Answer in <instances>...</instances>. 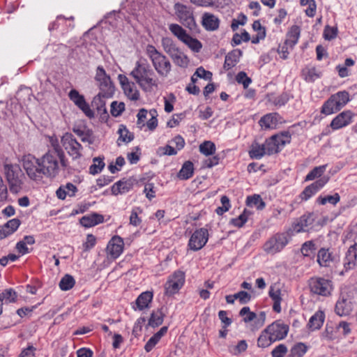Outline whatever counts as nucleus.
I'll return each mask as SVG.
<instances>
[{"instance_id":"obj_18","label":"nucleus","mask_w":357,"mask_h":357,"mask_svg":"<svg viewBox=\"0 0 357 357\" xmlns=\"http://www.w3.org/2000/svg\"><path fill=\"white\" fill-rule=\"evenodd\" d=\"M123 248V239L119 236H114L109 242L107 250L112 258L116 259L121 254Z\"/></svg>"},{"instance_id":"obj_63","label":"nucleus","mask_w":357,"mask_h":357,"mask_svg":"<svg viewBox=\"0 0 357 357\" xmlns=\"http://www.w3.org/2000/svg\"><path fill=\"white\" fill-rule=\"evenodd\" d=\"M303 75H305V80L307 82H312L319 77V75L317 73L316 69L314 68L304 69Z\"/></svg>"},{"instance_id":"obj_22","label":"nucleus","mask_w":357,"mask_h":357,"mask_svg":"<svg viewBox=\"0 0 357 357\" xmlns=\"http://www.w3.org/2000/svg\"><path fill=\"white\" fill-rule=\"evenodd\" d=\"M353 306L350 301L346 298L340 299L335 305V312L340 317L349 314L352 311Z\"/></svg>"},{"instance_id":"obj_23","label":"nucleus","mask_w":357,"mask_h":357,"mask_svg":"<svg viewBox=\"0 0 357 357\" xmlns=\"http://www.w3.org/2000/svg\"><path fill=\"white\" fill-rule=\"evenodd\" d=\"M73 131L80 137L82 142L92 144L94 142L93 131L86 127L73 128Z\"/></svg>"},{"instance_id":"obj_16","label":"nucleus","mask_w":357,"mask_h":357,"mask_svg":"<svg viewBox=\"0 0 357 357\" xmlns=\"http://www.w3.org/2000/svg\"><path fill=\"white\" fill-rule=\"evenodd\" d=\"M328 178L323 177L311 185L307 186L301 194V198L303 200H307L312 195L316 194L320 189H321L328 182Z\"/></svg>"},{"instance_id":"obj_30","label":"nucleus","mask_w":357,"mask_h":357,"mask_svg":"<svg viewBox=\"0 0 357 357\" xmlns=\"http://www.w3.org/2000/svg\"><path fill=\"white\" fill-rule=\"evenodd\" d=\"M77 190V188L73 183H68L61 186L56 192V196L60 199H64L67 195L73 197Z\"/></svg>"},{"instance_id":"obj_62","label":"nucleus","mask_w":357,"mask_h":357,"mask_svg":"<svg viewBox=\"0 0 357 357\" xmlns=\"http://www.w3.org/2000/svg\"><path fill=\"white\" fill-rule=\"evenodd\" d=\"M221 203L222 206L218 207L216 209V213L218 215H222L230 208L229 199L227 196H222L221 197Z\"/></svg>"},{"instance_id":"obj_11","label":"nucleus","mask_w":357,"mask_h":357,"mask_svg":"<svg viewBox=\"0 0 357 357\" xmlns=\"http://www.w3.org/2000/svg\"><path fill=\"white\" fill-rule=\"evenodd\" d=\"M309 286L312 293L324 296H328L332 290L331 281L322 278H311Z\"/></svg>"},{"instance_id":"obj_3","label":"nucleus","mask_w":357,"mask_h":357,"mask_svg":"<svg viewBox=\"0 0 357 357\" xmlns=\"http://www.w3.org/2000/svg\"><path fill=\"white\" fill-rule=\"evenodd\" d=\"M146 53L157 73L161 77H167L171 71L172 65L167 56L152 45L146 46Z\"/></svg>"},{"instance_id":"obj_40","label":"nucleus","mask_w":357,"mask_h":357,"mask_svg":"<svg viewBox=\"0 0 357 357\" xmlns=\"http://www.w3.org/2000/svg\"><path fill=\"white\" fill-rule=\"evenodd\" d=\"M334 98L331 96L324 103L321 112L325 115H330L338 112L336 110V104L333 101Z\"/></svg>"},{"instance_id":"obj_10","label":"nucleus","mask_w":357,"mask_h":357,"mask_svg":"<svg viewBox=\"0 0 357 357\" xmlns=\"http://www.w3.org/2000/svg\"><path fill=\"white\" fill-rule=\"evenodd\" d=\"M185 282V274L183 271H176L171 275L167 281L165 289V294L172 296L177 293Z\"/></svg>"},{"instance_id":"obj_52","label":"nucleus","mask_w":357,"mask_h":357,"mask_svg":"<svg viewBox=\"0 0 357 357\" xmlns=\"http://www.w3.org/2000/svg\"><path fill=\"white\" fill-rule=\"evenodd\" d=\"M185 44H186L190 49L193 51L198 52L201 50L202 45V43L197 39L192 38L191 36H188L185 41H183Z\"/></svg>"},{"instance_id":"obj_2","label":"nucleus","mask_w":357,"mask_h":357,"mask_svg":"<svg viewBox=\"0 0 357 357\" xmlns=\"http://www.w3.org/2000/svg\"><path fill=\"white\" fill-rule=\"evenodd\" d=\"M130 75L145 92H151L154 87H158V79L155 73L146 60L137 61Z\"/></svg>"},{"instance_id":"obj_45","label":"nucleus","mask_w":357,"mask_h":357,"mask_svg":"<svg viewBox=\"0 0 357 357\" xmlns=\"http://www.w3.org/2000/svg\"><path fill=\"white\" fill-rule=\"evenodd\" d=\"M326 167V165H324L314 167L307 174L305 177V181H312L317 178H319L325 172Z\"/></svg>"},{"instance_id":"obj_43","label":"nucleus","mask_w":357,"mask_h":357,"mask_svg":"<svg viewBox=\"0 0 357 357\" xmlns=\"http://www.w3.org/2000/svg\"><path fill=\"white\" fill-rule=\"evenodd\" d=\"M74 278L68 274L65 275L59 282V287L63 291H68L72 289L75 285Z\"/></svg>"},{"instance_id":"obj_5","label":"nucleus","mask_w":357,"mask_h":357,"mask_svg":"<svg viewBox=\"0 0 357 357\" xmlns=\"http://www.w3.org/2000/svg\"><path fill=\"white\" fill-rule=\"evenodd\" d=\"M291 142V134L284 131L274 135L266 140L264 145L267 155H273L280 152L282 149Z\"/></svg>"},{"instance_id":"obj_17","label":"nucleus","mask_w":357,"mask_h":357,"mask_svg":"<svg viewBox=\"0 0 357 357\" xmlns=\"http://www.w3.org/2000/svg\"><path fill=\"white\" fill-rule=\"evenodd\" d=\"M357 265V244L351 245L344 258L343 266L346 271L353 269Z\"/></svg>"},{"instance_id":"obj_50","label":"nucleus","mask_w":357,"mask_h":357,"mask_svg":"<svg viewBox=\"0 0 357 357\" xmlns=\"http://www.w3.org/2000/svg\"><path fill=\"white\" fill-rule=\"evenodd\" d=\"M142 209L139 207L134 208L132 211L130 216V224L131 225H133L135 227L139 226L142 220L140 218H139L138 215L139 213H142Z\"/></svg>"},{"instance_id":"obj_6","label":"nucleus","mask_w":357,"mask_h":357,"mask_svg":"<svg viewBox=\"0 0 357 357\" xmlns=\"http://www.w3.org/2000/svg\"><path fill=\"white\" fill-rule=\"evenodd\" d=\"M289 238L288 234L278 233L271 237L264 245V250L268 255H275L280 252L288 244Z\"/></svg>"},{"instance_id":"obj_55","label":"nucleus","mask_w":357,"mask_h":357,"mask_svg":"<svg viewBox=\"0 0 357 357\" xmlns=\"http://www.w3.org/2000/svg\"><path fill=\"white\" fill-rule=\"evenodd\" d=\"M236 80L238 84H242L244 89H247L252 82L251 78L248 77L247 74L243 71L239 72L237 74Z\"/></svg>"},{"instance_id":"obj_31","label":"nucleus","mask_w":357,"mask_h":357,"mask_svg":"<svg viewBox=\"0 0 357 357\" xmlns=\"http://www.w3.org/2000/svg\"><path fill=\"white\" fill-rule=\"evenodd\" d=\"M278 115L276 113H271L264 116L259 121V124L262 128H274L278 124Z\"/></svg>"},{"instance_id":"obj_26","label":"nucleus","mask_w":357,"mask_h":357,"mask_svg":"<svg viewBox=\"0 0 357 357\" xmlns=\"http://www.w3.org/2000/svg\"><path fill=\"white\" fill-rule=\"evenodd\" d=\"M132 187V181L129 180L119 181L112 187V193L114 195L128 192Z\"/></svg>"},{"instance_id":"obj_8","label":"nucleus","mask_w":357,"mask_h":357,"mask_svg":"<svg viewBox=\"0 0 357 357\" xmlns=\"http://www.w3.org/2000/svg\"><path fill=\"white\" fill-rule=\"evenodd\" d=\"M174 9L177 17L185 26L191 30L195 29L196 23L190 7L180 3H176Z\"/></svg>"},{"instance_id":"obj_21","label":"nucleus","mask_w":357,"mask_h":357,"mask_svg":"<svg viewBox=\"0 0 357 357\" xmlns=\"http://www.w3.org/2000/svg\"><path fill=\"white\" fill-rule=\"evenodd\" d=\"M202 25L208 31H215L218 29L220 21L214 15L206 13L202 16Z\"/></svg>"},{"instance_id":"obj_19","label":"nucleus","mask_w":357,"mask_h":357,"mask_svg":"<svg viewBox=\"0 0 357 357\" xmlns=\"http://www.w3.org/2000/svg\"><path fill=\"white\" fill-rule=\"evenodd\" d=\"M314 222V215L313 214H305L302 215L297 223L294 225V231L296 233L305 231H307V228L312 225Z\"/></svg>"},{"instance_id":"obj_36","label":"nucleus","mask_w":357,"mask_h":357,"mask_svg":"<svg viewBox=\"0 0 357 357\" xmlns=\"http://www.w3.org/2000/svg\"><path fill=\"white\" fill-rule=\"evenodd\" d=\"M199 152L205 156L213 155L216 151L215 145L211 141H204L199 146Z\"/></svg>"},{"instance_id":"obj_64","label":"nucleus","mask_w":357,"mask_h":357,"mask_svg":"<svg viewBox=\"0 0 357 357\" xmlns=\"http://www.w3.org/2000/svg\"><path fill=\"white\" fill-rule=\"evenodd\" d=\"M337 32L336 28L326 26L324 31V38L328 40H332L336 37Z\"/></svg>"},{"instance_id":"obj_39","label":"nucleus","mask_w":357,"mask_h":357,"mask_svg":"<svg viewBox=\"0 0 357 357\" xmlns=\"http://www.w3.org/2000/svg\"><path fill=\"white\" fill-rule=\"evenodd\" d=\"M118 134L119 135L118 142L122 141L123 142L128 143L134 139L133 134L129 132L126 127L122 124L119 127Z\"/></svg>"},{"instance_id":"obj_9","label":"nucleus","mask_w":357,"mask_h":357,"mask_svg":"<svg viewBox=\"0 0 357 357\" xmlns=\"http://www.w3.org/2000/svg\"><path fill=\"white\" fill-rule=\"evenodd\" d=\"M61 144L73 159H77L82 156V146L71 133L66 132L62 136Z\"/></svg>"},{"instance_id":"obj_47","label":"nucleus","mask_w":357,"mask_h":357,"mask_svg":"<svg viewBox=\"0 0 357 357\" xmlns=\"http://www.w3.org/2000/svg\"><path fill=\"white\" fill-rule=\"evenodd\" d=\"M16 298L17 294L13 289H7L0 294V301L5 300L6 303H13Z\"/></svg>"},{"instance_id":"obj_29","label":"nucleus","mask_w":357,"mask_h":357,"mask_svg":"<svg viewBox=\"0 0 357 357\" xmlns=\"http://www.w3.org/2000/svg\"><path fill=\"white\" fill-rule=\"evenodd\" d=\"M324 321V314L322 311H317L311 317L307 326L312 331L319 329Z\"/></svg>"},{"instance_id":"obj_1","label":"nucleus","mask_w":357,"mask_h":357,"mask_svg":"<svg viewBox=\"0 0 357 357\" xmlns=\"http://www.w3.org/2000/svg\"><path fill=\"white\" fill-rule=\"evenodd\" d=\"M63 151L57 146L38 158L31 154L24 155L22 162L29 178L39 181L44 177L54 178L59 172V162L65 165Z\"/></svg>"},{"instance_id":"obj_51","label":"nucleus","mask_w":357,"mask_h":357,"mask_svg":"<svg viewBox=\"0 0 357 357\" xmlns=\"http://www.w3.org/2000/svg\"><path fill=\"white\" fill-rule=\"evenodd\" d=\"M70 100L79 107L86 102L83 96L80 95L77 91L73 89L69 93Z\"/></svg>"},{"instance_id":"obj_60","label":"nucleus","mask_w":357,"mask_h":357,"mask_svg":"<svg viewBox=\"0 0 357 357\" xmlns=\"http://www.w3.org/2000/svg\"><path fill=\"white\" fill-rule=\"evenodd\" d=\"M335 329L337 333L343 335H347L351 332L349 324L346 321H340L339 324H336Z\"/></svg>"},{"instance_id":"obj_42","label":"nucleus","mask_w":357,"mask_h":357,"mask_svg":"<svg viewBox=\"0 0 357 357\" xmlns=\"http://www.w3.org/2000/svg\"><path fill=\"white\" fill-rule=\"evenodd\" d=\"M273 342V340L271 338V335L268 332H266V328L261 333L259 337L257 339V345L259 347L266 348L270 346Z\"/></svg>"},{"instance_id":"obj_49","label":"nucleus","mask_w":357,"mask_h":357,"mask_svg":"<svg viewBox=\"0 0 357 357\" xmlns=\"http://www.w3.org/2000/svg\"><path fill=\"white\" fill-rule=\"evenodd\" d=\"M247 204L250 206H255L257 209L261 210L265 206V203L259 195H254L247 198Z\"/></svg>"},{"instance_id":"obj_14","label":"nucleus","mask_w":357,"mask_h":357,"mask_svg":"<svg viewBox=\"0 0 357 357\" xmlns=\"http://www.w3.org/2000/svg\"><path fill=\"white\" fill-rule=\"evenodd\" d=\"M119 82L125 95L131 100H137L139 98V92L132 82L128 80L125 75H119Z\"/></svg>"},{"instance_id":"obj_4","label":"nucleus","mask_w":357,"mask_h":357,"mask_svg":"<svg viewBox=\"0 0 357 357\" xmlns=\"http://www.w3.org/2000/svg\"><path fill=\"white\" fill-rule=\"evenodd\" d=\"M4 173L11 192L17 193L21 189L24 174L17 165L6 164L3 166Z\"/></svg>"},{"instance_id":"obj_20","label":"nucleus","mask_w":357,"mask_h":357,"mask_svg":"<svg viewBox=\"0 0 357 357\" xmlns=\"http://www.w3.org/2000/svg\"><path fill=\"white\" fill-rule=\"evenodd\" d=\"M242 56V51L239 49H236L229 52L225 56L224 68L225 70H229L234 67L236 63L239 61L241 56Z\"/></svg>"},{"instance_id":"obj_48","label":"nucleus","mask_w":357,"mask_h":357,"mask_svg":"<svg viewBox=\"0 0 357 357\" xmlns=\"http://www.w3.org/2000/svg\"><path fill=\"white\" fill-rule=\"evenodd\" d=\"M307 347L303 343H298L291 349V357H302L306 352Z\"/></svg>"},{"instance_id":"obj_24","label":"nucleus","mask_w":357,"mask_h":357,"mask_svg":"<svg viewBox=\"0 0 357 357\" xmlns=\"http://www.w3.org/2000/svg\"><path fill=\"white\" fill-rule=\"evenodd\" d=\"M20 221L14 218L9 220L2 228L0 229V239H3L13 233L19 227Z\"/></svg>"},{"instance_id":"obj_13","label":"nucleus","mask_w":357,"mask_h":357,"mask_svg":"<svg viewBox=\"0 0 357 357\" xmlns=\"http://www.w3.org/2000/svg\"><path fill=\"white\" fill-rule=\"evenodd\" d=\"M289 331L288 325L280 320L275 321L266 328V332H268L271 338L274 342L283 340L287 335Z\"/></svg>"},{"instance_id":"obj_25","label":"nucleus","mask_w":357,"mask_h":357,"mask_svg":"<svg viewBox=\"0 0 357 357\" xmlns=\"http://www.w3.org/2000/svg\"><path fill=\"white\" fill-rule=\"evenodd\" d=\"M104 218L102 215L93 213L91 215L82 217L80 219V223L85 227H91L102 222Z\"/></svg>"},{"instance_id":"obj_32","label":"nucleus","mask_w":357,"mask_h":357,"mask_svg":"<svg viewBox=\"0 0 357 357\" xmlns=\"http://www.w3.org/2000/svg\"><path fill=\"white\" fill-rule=\"evenodd\" d=\"M153 294L150 291L142 293L137 298L135 304L139 310L148 307L149 303L152 301Z\"/></svg>"},{"instance_id":"obj_27","label":"nucleus","mask_w":357,"mask_h":357,"mask_svg":"<svg viewBox=\"0 0 357 357\" xmlns=\"http://www.w3.org/2000/svg\"><path fill=\"white\" fill-rule=\"evenodd\" d=\"M300 32V28L298 26H292L287 33L285 45L292 49L298 40Z\"/></svg>"},{"instance_id":"obj_44","label":"nucleus","mask_w":357,"mask_h":357,"mask_svg":"<svg viewBox=\"0 0 357 357\" xmlns=\"http://www.w3.org/2000/svg\"><path fill=\"white\" fill-rule=\"evenodd\" d=\"M104 167L105 162H103V158H94L93 159V164L89 167V172L93 175L97 174L102 171Z\"/></svg>"},{"instance_id":"obj_33","label":"nucleus","mask_w":357,"mask_h":357,"mask_svg":"<svg viewBox=\"0 0 357 357\" xmlns=\"http://www.w3.org/2000/svg\"><path fill=\"white\" fill-rule=\"evenodd\" d=\"M331 253L328 249L321 248L317 254V261L321 266H328L332 261Z\"/></svg>"},{"instance_id":"obj_7","label":"nucleus","mask_w":357,"mask_h":357,"mask_svg":"<svg viewBox=\"0 0 357 357\" xmlns=\"http://www.w3.org/2000/svg\"><path fill=\"white\" fill-rule=\"evenodd\" d=\"M95 80L99 87L100 92L104 97H112L114 93V86L109 76L106 73L102 66L96 69Z\"/></svg>"},{"instance_id":"obj_56","label":"nucleus","mask_w":357,"mask_h":357,"mask_svg":"<svg viewBox=\"0 0 357 357\" xmlns=\"http://www.w3.org/2000/svg\"><path fill=\"white\" fill-rule=\"evenodd\" d=\"M102 98H105L103 94H101V93L99 92L98 94L93 98L92 101V106L95 107L98 111L103 110L105 112L106 109L105 107V102L102 100Z\"/></svg>"},{"instance_id":"obj_35","label":"nucleus","mask_w":357,"mask_h":357,"mask_svg":"<svg viewBox=\"0 0 357 357\" xmlns=\"http://www.w3.org/2000/svg\"><path fill=\"white\" fill-rule=\"evenodd\" d=\"M250 156L254 159H261L265 154H267L264 144L260 145L254 144L249 151Z\"/></svg>"},{"instance_id":"obj_38","label":"nucleus","mask_w":357,"mask_h":357,"mask_svg":"<svg viewBox=\"0 0 357 357\" xmlns=\"http://www.w3.org/2000/svg\"><path fill=\"white\" fill-rule=\"evenodd\" d=\"M169 29L170 31L182 42L185 41L186 38L189 36L186 31L177 24H169Z\"/></svg>"},{"instance_id":"obj_61","label":"nucleus","mask_w":357,"mask_h":357,"mask_svg":"<svg viewBox=\"0 0 357 357\" xmlns=\"http://www.w3.org/2000/svg\"><path fill=\"white\" fill-rule=\"evenodd\" d=\"M288 349L286 345L280 344L278 345L272 351V357H284L287 353Z\"/></svg>"},{"instance_id":"obj_37","label":"nucleus","mask_w":357,"mask_h":357,"mask_svg":"<svg viewBox=\"0 0 357 357\" xmlns=\"http://www.w3.org/2000/svg\"><path fill=\"white\" fill-rule=\"evenodd\" d=\"M164 314L161 310L153 312L149 320V326L155 328L161 325L163 322Z\"/></svg>"},{"instance_id":"obj_12","label":"nucleus","mask_w":357,"mask_h":357,"mask_svg":"<svg viewBox=\"0 0 357 357\" xmlns=\"http://www.w3.org/2000/svg\"><path fill=\"white\" fill-rule=\"evenodd\" d=\"M208 232L205 228L195 230L190 238L188 246L193 251L201 250L207 243Z\"/></svg>"},{"instance_id":"obj_28","label":"nucleus","mask_w":357,"mask_h":357,"mask_svg":"<svg viewBox=\"0 0 357 357\" xmlns=\"http://www.w3.org/2000/svg\"><path fill=\"white\" fill-rule=\"evenodd\" d=\"M336 104V110H340L349 101V94L346 91H339L331 96Z\"/></svg>"},{"instance_id":"obj_34","label":"nucleus","mask_w":357,"mask_h":357,"mask_svg":"<svg viewBox=\"0 0 357 357\" xmlns=\"http://www.w3.org/2000/svg\"><path fill=\"white\" fill-rule=\"evenodd\" d=\"M193 164L190 161H186L180 169L178 176L179 178L183 180H187L190 178L193 174Z\"/></svg>"},{"instance_id":"obj_57","label":"nucleus","mask_w":357,"mask_h":357,"mask_svg":"<svg viewBox=\"0 0 357 357\" xmlns=\"http://www.w3.org/2000/svg\"><path fill=\"white\" fill-rule=\"evenodd\" d=\"M125 109V105L123 102H118L116 101H114L111 104V114L114 116H118L121 115L123 111Z\"/></svg>"},{"instance_id":"obj_46","label":"nucleus","mask_w":357,"mask_h":357,"mask_svg":"<svg viewBox=\"0 0 357 357\" xmlns=\"http://www.w3.org/2000/svg\"><path fill=\"white\" fill-rule=\"evenodd\" d=\"M340 200V196L338 193H335L333 195H327L326 197H319L317 202L319 204L325 205L326 203H330L333 205H336Z\"/></svg>"},{"instance_id":"obj_15","label":"nucleus","mask_w":357,"mask_h":357,"mask_svg":"<svg viewBox=\"0 0 357 357\" xmlns=\"http://www.w3.org/2000/svg\"><path fill=\"white\" fill-rule=\"evenodd\" d=\"M354 117L351 110H346L337 115L331 122L330 126L333 130H339L349 125Z\"/></svg>"},{"instance_id":"obj_58","label":"nucleus","mask_w":357,"mask_h":357,"mask_svg":"<svg viewBox=\"0 0 357 357\" xmlns=\"http://www.w3.org/2000/svg\"><path fill=\"white\" fill-rule=\"evenodd\" d=\"M162 46L164 49V51L169 54L175 50L177 47L174 43L173 40L169 38H163L162 39Z\"/></svg>"},{"instance_id":"obj_59","label":"nucleus","mask_w":357,"mask_h":357,"mask_svg":"<svg viewBox=\"0 0 357 357\" xmlns=\"http://www.w3.org/2000/svg\"><path fill=\"white\" fill-rule=\"evenodd\" d=\"M248 218V215L246 211H244L238 218L231 219V223L237 227H241L247 222Z\"/></svg>"},{"instance_id":"obj_54","label":"nucleus","mask_w":357,"mask_h":357,"mask_svg":"<svg viewBox=\"0 0 357 357\" xmlns=\"http://www.w3.org/2000/svg\"><path fill=\"white\" fill-rule=\"evenodd\" d=\"M250 39V35L246 31H244L241 34L235 33L232 38V45H240L242 41L248 42Z\"/></svg>"},{"instance_id":"obj_41","label":"nucleus","mask_w":357,"mask_h":357,"mask_svg":"<svg viewBox=\"0 0 357 357\" xmlns=\"http://www.w3.org/2000/svg\"><path fill=\"white\" fill-rule=\"evenodd\" d=\"M316 247L312 241H306L301 247V252L305 257H314Z\"/></svg>"},{"instance_id":"obj_53","label":"nucleus","mask_w":357,"mask_h":357,"mask_svg":"<svg viewBox=\"0 0 357 357\" xmlns=\"http://www.w3.org/2000/svg\"><path fill=\"white\" fill-rule=\"evenodd\" d=\"M239 314L241 317H243V321L245 322L254 321L257 317V314L255 312H251L249 307H243L240 310Z\"/></svg>"}]
</instances>
